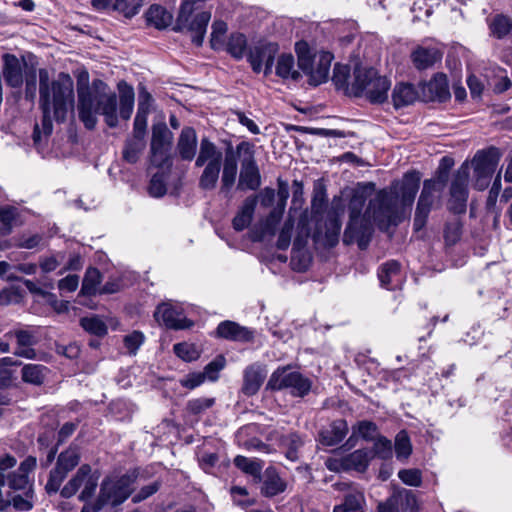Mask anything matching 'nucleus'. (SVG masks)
Instances as JSON below:
<instances>
[{
    "label": "nucleus",
    "instance_id": "obj_27",
    "mask_svg": "<svg viewBox=\"0 0 512 512\" xmlns=\"http://www.w3.org/2000/svg\"><path fill=\"white\" fill-rule=\"evenodd\" d=\"M265 376V373L258 364H252L246 367L241 389L243 394L246 396L255 395L263 384Z\"/></svg>",
    "mask_w": 512,
    "mask_h": 512
},
{
    "label": "nucleus",
    "instance_id": "obj_42",
    "mask_svg": "<svg viewBox=\"0 0 512 512\" xmlns=\"http://www.w3.org/2000/svg\"><path fill=\"white\" fill-rule=\"evenodd\" d=\"M490 35L498 40L506 38L512 32V18L496 14L489 22Z\"/></svg>",
    "mask_w": 512,
    "mask_h": 512
},
{
    "label": "nucleus",
    "instance_id": "obj_11",
    "mask_svg": "<svg viewBox=\"0 0 512 512\" xmlns=\"http://www.w3.org/2000/svg\"><path fill=\"white\" fill-rule=\"evenodd\" d=\"M500 159L501 152L494 146L476 152L472 159V165L476 177L475 185L479 190H483L488 186Z\"/></svg>",
    "mask_w": 512,
    "mask_h": 512
},
{
    "label": "nucleus",
    "instance_id": "obj_6",
    "mask_svg": "<svg viewBox=\"0 0 512 512\" xmlns=\"http://www.w3.org/2000/svg\"><path fill=\"white\" fill-rule=\"evenodd\" d=\"M366 213L372 215L380 229L397 225L402 221L398 210V196L385 189L379 190L369 201Z\"/></svg>",
    "mask_w": 512,
    "mask_h": 512
},
{
    "label": "nucleus",
    "instance_id": "obj_55",
    "mask_svg": "<svg viewBox=\"0 0 512 512\" xmlns=\"http://www.w3.org/2000/svg\"><path fill=\"white\" fill-rule=\"evenodd\" d=\"M377 431V425L368 420L359 421L352 427L353 435H358L366 441H373Z\"/></svg>",
    "mask_w": 512,
    "mask_h": 512
},
{
    "label": "nucleus",
    "instance_id": "obj_32",
    "mask_svg": "<svg viewBox=\"0 0 512 512\" xmlns=\"http://www.w3.org/2000/svg\"><path fill=\"white\" fill-rule=\"evenodd\" d=\"M342 212L343 209H335L328 213L325 223V240L329 247H334L339 242L342 227L340 216Z\"/></svg>",
    "mask_w": 512,
    "mask_h": 512
},
{
    "label": "nucleus",
    "instance_id": "obj_62",
    "mask_svg": "<svg viewBox=\"0 0 512 512\" xmlns=\"http://www.w3.org/2000/svg\"><path fill=\"white\" fill-rule=\"evenodd\" d=\"M147 119L148 114L145 113L144 108L140 106V109H137V113L134 118L132 136H138V138L145 139L147 132Z\"/></svg>",
    "mask_w": 512,
    "mask_h": 512
},
{
    "label": "nucleus",
    "instance_id": "obj_53",
    "mask_svg": "<svg viewBox=\"0 0 512 512\" xmlns=\"http://www.w3.org/2000/svg\"><path fill=\"white\" fill-rule=\"evenodd\" d=\"M80 325L86 332L98 337H103L108 332L106 324L97 316L81 318Z\"/></svg>",
    "mask_w": 512,
    "mask_h": 512
},
{
    "label": "nucleus",
    "instance_id": "obj_52",
    "mask_svg": "<svg viewBox=\"0 0 512 512\" xmlns=\"http://www.w3.org/2000/svg\"><path fill=\"white\" fill-rule=\"evenodd\" d=\"M18 217V208L9 205L0 208V223L2 224L0 229L2 234L7 235L11 233L13 225L16 223Z\"/></svg>",
    "mask_w": 512,
    "mask_h": 512
},
{
    "label": "nucleus",
    "instance_id": "obj_18",
    "mask_svg": "<svg viewBox=\"0 0 512 512\" xmlns=\"http://www.w3.org/2000/svg\"><path fill=\"white\" fill-rule=\"evenodd\" d=\"M154 317L158 322H162L167 328L181 330L190 328L193 322L182 315L169 304H161L157 307Z\"/></svg>",
    "mask_w": 512,
    "mask_h": 512
},
{
    "label": "nucleus",
    "instance_id": "obj_23",
    "mask_svg": "<svg viewBox=\"0 0 512 512\" xmlns=\"http://www.w3.org/2000/svg\"><path fill=\"white\" fill-rule=\"evenodd\" d=\"M177 152L184 161H192L197 152V134L193 127L186 126L178 137Z\"/></svg>",
    "mask_w": 512,
    "mask_h": 512
},
{
    "label": "nucleus",
    "instance_id": "obj_33",
    "mask_svg": "<svg viewBox=\"0 0 512 512\" xmlns=\"http://www.w3.org/2000/svg\"><path fill=\"white\" fill-rule=\"evenodd\" d=\"M145 17L149 25L159 30L167 28L172 23L173 19L172 14L166 8L158 4L151 5Z\"/></svg>",
    "mask_w": 512,
    "mask_h": 512
},
{
    "label": "nucleus",
    "instance_id": "obj_39",
    "mask_svg": "<svg viewBox=\"0 0 512 512\" xmlns=\"http://www.w3.org/2000/svg\"><path fill=\"white\" fill-rule=\"evenodd\" d=\"M145 147V139L138 138V136L128 137L124 143L122 151L123 160L129 164L137 163Z\"/></svg>",
    "mask_w": 512,
    "mask_h": 512
},
{
    "label": "nucleus",
    "instance_id": "obj_13",
    "mask_svg": "<svg viewBox=\"0 0 512 512\" xmlns=\"http://www.w3.org/2000/svg\"><path fill=\"white\" fill-rule=\"evenodd\" d=\"M433 186L434 182H423V188L417 201L413 222L415 231H420L425 227L431 209L434 204L441 200L442 193L433 188Z\"/></svg>",
    "mask_w": 512,
    "mask_h": 512
},
{
    "label": "nucleus",
    "instance_id": "obj_61",
    "mask_svg": "<svg viewBox=\"0 0 512 512\" xmlns=\"http://www.w3.org/2000/svg\"><path fill=\"white\" fill-rule=\"evenodd\" d=\"M161 485V481L156 480L154 482L149 483L148 485L141 487L138 492L132 494V502L134 504H138L145 501L149 497L156 494L160 490Z\"/></svg>",
    "mask_w": 512,
    "mask_h": 512
},
{
    "label": "nucleus",
    "instance_id": "obj_44",
    "mask_svg": "<svg viewBox=\"0 0 512 512\" xmlns=\"http://www.w3.org/2000/svg\"><path fill=\"white\" fill-rule=\"evenodd\" d=\"M101 279L100 271L95 267H89L85 272L80 293L85 296L96 295Z\"/></svg>",
    "mask_w": 512,
    "mask_h": 512
},
{
    "label": "nucleus",
    "instance_id": "obj_34",
    "mask_svg": "<svg viewBox=\"0 0 512 512\" xmlns=\"http://www.w3.org/2000/svg\"><path fill=\"white\" fill-rule=\"evenodd\" d=\"M91 466L89 464L81 465L75 475L64 485L60 491L63 498H71L74 496L80 487L84 484L85 480L91 474Z\"/></svg>",
    "mask_w": 512,
    "mask_h": 512
},
{
    "label": "nucleus",
    "instance_id": "obj_24",
    "mask_svg": "<svg viewBox=\"0 0 512 512\" xmlns=\"http://www.w3.org/2000/svg\"><path fill=\"white\" fill-rule=\"evenodd\" d=\"M349 431L344 419H336L319 432V441L324 446H335L342 442Z\"/></svg>",
    "mask_w": 512,
    "mask_h": 512
},
{
    "label": "nucleus",
    "instance_id": "obj_30",
    "mask_svg": "<svg viewBox=\"0 0 512 512\" xmlns=\"http://www.w3.org/2000/svg\"><path fill=\"white\" fill-rule=\"evenodd\" d=\"M334 56L330 52H320L317 56L316 68L313 67L309 76V84L318 86L328 80L330 66Z\"/></svg>",
    "mask_w": 512,
    "mask_h": 512
},
{
    "label": "nucleus",
    "instance_id": "obj_35",
    "mask_svg": "<svg viewBox=\"0 0 512 512\" xmlns=\"http://www.w3.org/2000/svg\"><path fill=\"white\" fill-rule=\"evenodd\" d=\"M368 448L358 449L343 458L342 464L345 469L365 472L371 461Z\"/></svg>",
    "mask_w": 512,
    "mask_h": 512
},
{
    "label": "nucleus",
    "instance_id": "obj_5",
    "mask_svg": "<svg viewBox=\"0 0 512 512\" xmlns=\"http://www.w3.org/2000/svg\"><path fill=\"white\" fill-rule=\"evenodd\" d=\"M390 80L378 75L374 68H356L351 92L356 97L365 96L373 104H381L388 98Z\"/></svg>",
    "mask_w": 512,
    "mask_h": 512
},
{
    "label": "nucleus",
    "instance_id": "obj_21",
    "mask_svg": "<svg viewBox=\"0 0 512 512\" xmlns=\"http://www.w3.org/2000/svg\"><path fill=\"white\" fill-rule=\"evenodd\" d=\"M211 19V13L209 11H200L188 21V24L181 25V30H175L176 32H190L192 42L196 46H201L204 41V37L207 31L208 23Z\"/></svg>",
    "mask_w": 512,
    "mask_h": 512
},
{
    "label": "nucleus",
    "instance_id": "obj_22",
    "mask_svg": "<svg viewBox=\"0 0 512 512\" xmlns=\"http://www.w3.org/2000/svg\"><path fill=\"white\" fill-rule=\"evenodd\" d=\"M422 92L426 100L445 102L450 98L447 76L437 73L428 83L424 84Z\"/></svg>",
    "mask_w": 512,
    "mask_h": 512
},
{
    "label": "nucleus",
    "instance_id": "obj_58",
    "mask_svg": "<svg viewBox=\"0 0 512 512\" xmlns=\"http://www.w3.org/2000/svg\"><path fill=\"white\" fill-rule=\"evenodd\" d=\"M148 191L152 197L156 198L163 197L166 194L167 188L165 183V174L163 172H157L152 176Z\"/></svg>",
    "mask_w": 512,
    "mask_h": 512
},
{
    "label": "nucleus",
    "instance_id": "obj_60",
    "mask_svg": "<svg viewBox=\"0 0 512 512\" xmlns=\"http://www.w3.org/2000/svg\"><path fill=\"white\" fill-rule=\"evenodd\" d=\"M350 68L347 65L336 64L333 70L332 81L337 89H347Z\"/></svg>",
    "mask_w": 512,
    "mask_h": 512
},
{
    "label": "nucleus",
    "instance_id": "obj_63",
    "mask_svg": "<svg viewBox=\"0 0 512 512\" xmlns=\"http://www.w3.org/2000/svg\"><path fill=\"white\" fill-rule=\"evenodd\" d=\"M398 477L409 486L419 487L422 484V473L419 469H402L398 472Z\"/></svg>",
    "mask_w": 512,
    "mask_h": 512
},
{
    "label": "nucleus",
    "instance_id": "obj_10",
    "mask_svg": "<svg viewBox=\"0 0 512 512\" xmlns=\"http://www.w3.org/2000/svg\"><path fill=\"white\" fill-rule=\"evenodd\" d=\"M80 458L79 448L75 445H70L58 455L56 465L50 471L45 485V491L48 495L55 494L59 491L68 473L79 464Z\"/></svg>",
    "mask_w": 512,
    "mask_h": 512
},
{
    "label": "nucleus",
    "instance_id": "obj_15",
    "mask_svg": "<svg viewBox=\"0 0 512 512\" xmlns=\"http://www.w3.org/2000/svg\"><path fill=\"white\" fill-rule=\"evenodd\" d=\"M278 51V44L273 42L260 43L253 47L247 55L252 70L255 73H260L263 65H265L264 74L267 76L272 73V67Z\"/></svg>",
    "mask_w": 512,
    "mask_h": 512
},
{
    "label": "nucleus",
    "instance_id": "obj_64",
    "mask_svg": "<svg viewBox=\"0 0 512 512\" xmlns=\"http://www.w3.org/2000/svg\"><path fill=\"white\" fill-rule=\"evenodd\" d=\"M363 503L364 496L361 493H350L345 496L344 502L337 506L350 512H361Z\"/></svg>",
    "mask_w": 512,
    "mask_h": 512
},
{
    "label": "nucleus",
    "instance_id": "obj_40",
    "mask_svg": "<svg viewBox=\"0 0 512 512\" xmlns=\"http://www.w3.org/2000/svg\"><path fill=\"white\" fill-rule=\"evenodd\" d=\"M417 98V93L411 84L400 83L392 92V101L396 109L412 104Z\"/></svg>",
    "mask_w": 512,
    "mask_h": 512
},
{
    "label": "nucleus",
    "instance_id": "obj_43",
    "mask_svg": "<svg viewBox=\"0 0 512 512\" xmlns=\"http://www.w3.org/2000/svg\"><path fill=\"white\" fill-rule=\"evenodd\" d=\"M48 368L41 364H25L21 370L23 382L40 386L44 383Z\"/></svg>",
    "mask_w": 512,
    "mask_h": 512
},
{
    "label": "nucleus",
    "instance_id": "obj_41",
    "mask_svg": "<svg viewBox=\"0 0 512 512\" xmlns=\"http://www.w3.org/2000/svg\"><path fill=\"white\" fill-rule=\"evenodd\" d=\"M294 64L295 60L292 54L280 55L276 64V75L284 80L298 81L301 78V74L294 68Z\"/></svg>",
    "mask_w": 512,
    "mask_h": 512
},
{
    "label": "nucleus",
    "instance_id": "obj_3",
    "mask_svg": "<svg viewBox=\"0 0 512 512\" xmlns=\"http://www.w3.org/2000/svg\"><path fill=\"white\" fill-rule=\"evenodd\" d=\"M117 95L115 92L94 94L88 87L78 88V115L88 130L97 124V114L104 116L110 128L118 126Z\"/></svg>",
    "mask_w": 512,
    "mask_h": 512
},
{
    "label": "nucleus",
    "instance_id": "obj_48",
    "mask_svg": "<svg viewBox=\"0 0 512 512\" xmlns=\"http://www.w3.org/2000/svg\"><path fill=\"white\" fill-rule=\"evenodd\" d=\"M367 200V192L365 188L356 189L350 198L348 204L349 219H357L363 217V208Z\"/></svg>",
    "mask_w": 512,
    "mask_h": 512
},
{
    "label": "nucleus",
    "instance_id": "obj_47",
    "mask_svg": "<svg viewBox=\"0 0 512 512\" xmlns=\"http://www.w3.org/2000/svg\"><path fill=\"white\" fill-rule=\"evenodd\" d=\"M371 459L379 458L381 460H388L392 457L393 446L391 440L384 436H378L374 439V444L369 449Z\"/></svg>",
    "mask_w": 512,
    "mask_h": 512
},
{
    "label": "nucleus",
    "instance_id": "obj_45",
    "mask_svg": "<svg viewBox=\"0 0 512 512\" xmlns=\"http://www.w3.org/2000/svg\"><path fill=\"white\" fill-rule=\"evenodd\" d=\"M200 0H182L177 19L176 24L173 28V30H181V25L188 24V21L191 20L198 10L197 4H199Z\"/></svg>",
    "mask_w": 512,
    "mask_h": 512
},
{
    "label": "nucleus",
    "instance_id": "obj_2",
    "mask_svg": "<svg viewBox=\"0 0 512 512\" xmlns=\"http://www.w3.org/2000/svg\"><path fill=\"white\" fill-rule=\"evenodd\" d=\"M222 164L221 192L228 193L235 183L238 170L237 156L233 147L229 143L223 158V153L216 144L209 138L203 137L195 160L196 167H204L198 182L200 189L205 191L215 189Z\"/></svg>",
    "mask_w": 512,
    "mask_h": 512
},
{
    "label": "nucleus",
    "instance_id": "obj_49",
    "mask_svg": "<svg viewBox=\"0 0 512 512\" xmlns=\"http://www.w3.org/2000/svg\"><path fill=\"white\" fill-rule=\"evenodd\" d=\"M247 48L246 36L242 33H232L227 42V52L235 59H242Z\"/></svg>",
    "mask_w": 512,
    "mask_h": 512
},
{
    "label": "nucleus",
    "instance_id": "obj_8",
    "mask_svg": "<svg viewBox=\"0 0 512 512\" xmlns=\"http://www.w3.org/2000/svg\"><path fill=\"white\" fill-rule=\"evenodd\" d=\"M173 143V133L166 123L160 122L152 126L150 143V161L158 168L172 166L170 150Z\"/></svg>",
    "mask_w": 512,
    "mask_h": 512
},
{
    "label": "nucleus",
    "instance_id": "obj_59",
    "mask_svg": "<svg viewBox=\"0 0 512 512\" xmlns=\"http://www.w3.org/2000/svg\"><path fill=\"white\" fill-rule=\"evenodd\" d=\"M462 224L458 219H454L445 224L444 238L447 244L454 245L461 237Z\"/></svg>",
    "mask_w": 512,
    "mask_h": 512
},
{
    "label": "nucleus",
    "instance_id": "obj_26",
    "mask_svg": "<svg viewBox=\"0 0 512 512\" xmlns=\"http://www.w3.org/2000/svg\"><path fill=\"white\" fill-rule=\"evenodd\" d=\"M13 335L17 342L14 355L26 359H34L36 357V351L33 346L37 343L35 334L29 330L16 329L13 331Z\"/></svg>",
    "mask_w": 512,
    "mask_h": 512
},
{
    "label": "nucleus",
    "instance_id": "obj_54",
    "mask_svg": "<svg viewBox=\"0 0 512 512\" xmlns=\"http://www.w3.org/2000/svg\"><path fill=\"white\" fill-rule=\"evenodd\" d=\"M174 353L186 362H192L200 357V350L193 343L181 342L173 346Z\"/></svg>",
    "mask_w": 512,
    "mask_h": 512
},
{
    "label": "nucleus",
    "instance_id": "obj_14",
    "mask_svg": "<svg viewBox=\"0 0 512 512\" xmlns=\"http://www.w3.org/2000/svg\"><path fill=\"white\" fill-rule=\"evenodd\" d=\"M469 168L463 164L455 173L450 187L449 210L455 214H462L466 211L468 199Z\"/></svg>",
    "mask_w": 512,
    "mask_h": 512
},
{
    "label": "nucleus",
    "instance_id": "obj_31",
    "mask_svg": "<svg viewBox=\"0 0 512 512\" xmlns=\"http://www.w3.org/2000/svg\"><path fill=\"white\" fill-rule=\"evenodd\" d=\"M257 205V196L247 197L240 210L233 218L232 225L236 231H243L252 222L254 211Z\"/></svg>",
    "mask_w": 512,
    "mask_h": 512
},
{
    "label": "nucleus",
    "instance_id": "obj_12",
    "mask_svg": "<svg viewBox=\"0 0 512 512\" xmlns=\"http://www.w3.org/2000/svg\"><path fill=\"white\" fill-rule=\"evenodd\" d=\"M373 231L370 215L365 212L363 217L349 219L343 234V243L351 245L356 242L360 250H365L371 241Z\"/></svg>",
    "mask_w": 512,
    "mask_h": 512
},
{
    "label": "nucleus",
    "instance_id": "obj_56",
    "mask_svg": "<svg viewBox=\"0 0 512 512\" xmlns=\"http://www.w3.org/2000/svg\"><path fill=\"white\" fill-rule=\"evenodd\" d=\"M6 480L9 488L13 490V493L17 491H26L29 487H33L32 484L29 483L28 476L19 471L8 473Z\"/></svg>",
    "mask_w": 512,
    "mask_h": 512
},
{
    "label": "nucleus",
    "instance_id": "obj_17",
    "mask_svg": "<svg viewBox=\"0 0 512 512\" xmlns=\"http://www.w3.org/2000/svg\"><path fill=\"white\" fill-rule=\"evenodd\" d=\"M215 336L233 342L248 343L254 339V331L231 320L220 322Z\"/></svg>",
    "mask_w": 512,
    "mask_h": 512
},
{
    "label": "nucleus",
    "instance_id": "obj_36",
    "mask_svg": "<svg viewBox=\"0 0 512 512\" xmlns=\"http://www.w3.org/2000/svg\"><path fill=\"white\" fill-rule=\"evenodd\" d=\"M233 464L244 474L251 476L253 483L259 479L264 467L263 460L258 458H248L243 455H237L233 459Z\"/></svg>",
    "mask_w": 512,
    "mask_h": 512
},
{
    "label": "nucleus",
    "instance_id": "obj_38",
    "mask_svg": "<svg viewBox=\"0 0 512 512\" xmlns=\"http://www.w3.org/2000/svg\"><path fill=\"white\" fill-rule=\"evenodd\" d=\"M24 495L9 493L4 497V502L8 503V509L13 506L15 511L27 512L32 510L34 490L33 487H29L26 491H23Z\"/></svg>",
    "mask_w": 512,
    "mask_h": 512
},
{
    "label": "nucleus",
    "instance_id": "obj_29",
    "mask_svg": "<svg viewBox=\"0 0 512 512\" xmlns=\"http://www.w3.org/2000/svg\"><path fill=\"white\" fill-rule=\"evenodd\" d=\"M442 53L436 48L418 47L411 54V60L418 70H426L440 62Z\"/></svg>",
    "mask_w": 512,
    "mask_h": 512
},
{
    "label": "nucleus",
    "instance_id": "obj_28",
    "mask_svg": "<svg viewBox=\"0 0 512 512\" xmlns=\"http://www.w3.org/2000/svg\"><path fill=\"white\" fill-rule=\"evenodd\" d=\"M400 263L396 260H389L378 268V278L383 288L394 290L400 281Z\"/></svg>",
    "mask_w": 512,
    "mask_h": 512
},
{
    "label": "nucleus",
    "instance_id": "obj_37",
    "mask_svg": "<svg viewBox=\"0 0 512 512\" xmlns=\"http://www.w3.org/2000/svg\"><path fill=\"white\" fill-rule=\"evenodd\" d=\"M118 90L120 92L119 97V114L120 117L124 120H129L133 108H134V89L132 86L128 85L126 82L121 81L118 84Z\"/></svg>",
    "mask_w": 512,
    "mask_h": 512
},
{
    "label": "nucleus",
    "instance_id": "obj_25",
    "mask_svg": "<svg viewBox=\"0 0 512 512\" xmlns=\"http://www.w3.org/2000/svg\"><path fill=\"white\" fill-rule=\"evenodd\" d=\"M421 175L418 171L404 174L400 188V200L404 208H411L420 187Z\"/></svg>",
    "mask_w": 512,
    "mask_h": 512
},
{
    "label": "nucleus",
    "instance_id": "obj_46",
    "mask_svg": "<svg viewBox=\"0 0 512 512\" xmlns=\"http://www.w3.org/2000/svg\"><path fill=\"white\" fill-rule=\"evenodd\" d=\"M397 497L401 511L418 512L419 505L415 493L412 490L405 488L396 489L393 491Z\"/></svg>",
    "mask_w": 512,
    "mask_h": 512
},
{
    "label": "nucleus",
    "instance_id": "obj_19",
    "mask_svg": "<svg viewBox=\"0 0 512 512\" xmlns=\"http://www.w3.org/2000/svg\"><path fill=\"white\" fill-rule=\"evenodd\" d=\"M145 0H91L96 10H113L132 18L139 13Z\"/></svg>",
    "mask_w": 512,
    "mask_h": 512
},
{
    "label": "nucleus",
    "instance_id": "obj_57",
    "mask_svg": "<svg viewBox=\"0 0 512 512\" xmlns=\"http://www.w3.org/2000/svg\"><path fill=\"white\" fill-rule=\"evenodd\" d=\"M226 359L223 355H218L211 362H209L203 370L205 379L216 381L219 378V372L225 367Z\"/></svg>",
    "mask_w": 512,
    "mask_h": 512
},
{
    "label": "nucleus",
    "instance_id": "obj_50",
    "mask_svg": "<svg viewBox=\"0 0 512 512\" xmlns=\"http://www.w3.org/2000/svg\"><path fill=\"white\" fill-rule=\"evenodd\" d=\"M395 453L398 460H406L412 453L411 440L406 430H401L396 434Z\"/></svg>",
    "mask_w": 512,
    "mask_h": 512
},
{
    "label": "nucleus",
    "instance_id": "obj_51",
    "mask_svg": "<svg viewBox=\"0 0 512 512\" xmlns=\"http://www.w3.org/2000/svg\"><path fill=\"white\" fill-rule=\"evenodd\" d=\"M296 52L298 56V67L308 76L313 69L314 59L309 51L308 44L306 42L296 43Z\"/></svg>",
    "mask_w": 512,
    "mask_h": 512
},
{
    "label": "nucleus",
    "instance_id": "obj_1",
    "mask_svg": "<svg viewBox=\"0 0 512 512\" xmlns=\"http://www.w3.org/2000/svg\"><path fill=\"white\" fill-rule=\"evenodd\" d=\"M74 82L67 73H60L56 80L50 81L46 69L39 70V107L42 111L41 128L35 124L32 139L34 145H41L42 134L47 138L52 134L51 113L57 122L66 120L67 112L74 103Z\"/></svg>",
    "mask_w": 512,
    "mask_h": 512
},
{
    "label": "nucleus",
    "instance_id": "obj_16",
    "mask_svg": "<svg viewBox=\"0 0 512 512\" xmlns=\"http://www.w3.org/2000/svg\"><path fill=\"white\" fill-rule=\"evenodd\" d=\"M255 484H259L260 494L265 498H273L287 490L288 484L274 466H268L259 476Z\"/></svg>",
    "mask_w": 512,
    "mask_h": 512
},
{
    "label": "nucleus",
    "instance_id": "obj_7",
    "mask_svg": "<svg viewBox=\"0 0 512 512\" xmlns=\"http://www.w3.org/2000/svg\"><path fill=\"white\" fill-rule=\"evenodd\" d=\"M267 387L271 390L290 389L291 395L303 398L310 392L312 382L300 372L279 367L271 374Z\"/></svg>",
    "mask_w": 512,
    "mask_h": 512
},
{
    "label": "nucleus",
    "instance_id": "obj_20",
    "mask_svg": "<svg viewBox=\"0 0 512 512\" xmlns=\"http://www.w3.org/2000/svg\"><path fill=\"white\" fill-rule=\"evenodd\" d=\"M23 64L14 54H4L3 56V77L7 86L11 88H20L24 83Z\"/></svg>",
    "mask_w": 512,
    "mask_h": 512
},
{
    "label": "nucleus",
    "instance_id": "obj_9",
    "mask_svg": "<svg viewBox=\"0 0 512 512\" xmlns=\"http://www.w3.org/2000/svg\"><path fill=\"white\" fill-rule=\"evenodd\" d=\"M236 153L245 154L241 161L237 189L241 191L258 190L261 186V175L254 157V145L248 141H242L237 145Z\"/></svg>",
    "mask_w": 512,
    "mask_h": 512
},
{
    "label": "nucleus",
    "instance_id": "obj_4",
    "mask_svg": "<svg viewBox=\"0 0 512 512\" xmlns=\"http://www.w3.org/2000/svg\"><path fill=\"white\" fill-rule=\"evenodd\" d=\"M145 473V469L134 467L121 475L116 473L106 475L100 484L98 494L100 501L113 507L121 505L132 496L137 481L146 479Z\"/></svg>",
    "mask_w": 512,
    "mask_h": 512
}]
</instances>
